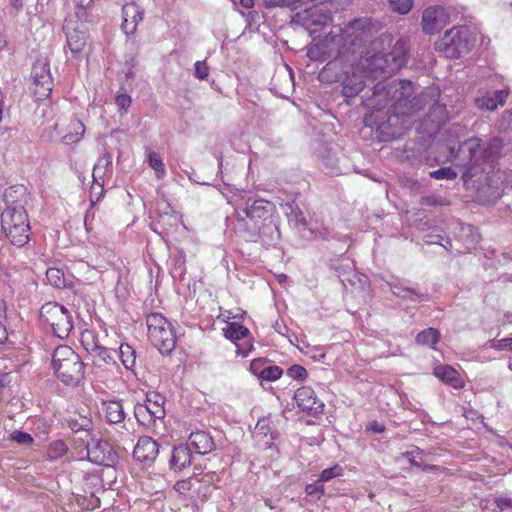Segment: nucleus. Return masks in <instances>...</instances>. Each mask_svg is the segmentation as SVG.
I'll return each mask as SVG.
<instances>
[{
  "label": "nucleus",
  "mask_w": 512,
  "mask_h": 512,
  "mask_svg": "<svg viewBox=\"0 0 512 512\" xmlns=\"http://www.w3.org/2000/svg\"><path fill=\"white\" fill-rule=\"evenodd\" d=\"M495 503L500 512L512 510V499L510 498L499 497L495 500Z\"/></svg>",
  "instance_id": "6e6d98bb"
},
{
  "label": "nucleus",
  "mask_w": 512,
  "mask_h": 512,
  "mask_svg": "<svg viewBox=\"0 0 512 512\" xmlns=\"http://www.w3.org/2000/svg\"><path fill=\"white\" fill-rule=\"evenodd\" d=\"M265 7H293L296 8L302 5L301 0H263Z\"/></svg>",
  "instance_id": "a19ab883"
},
{
  "label": "nucleus",
  "mask_w": 512,
  "mask_h": 512,
  "mask_svg": "<svg viewBox=\"0 0 512 512\" xmlns=\"http://www.w3.org/2000/svg\"><path fill=\"white\" fill-rule=\"evenodd\" d=\"M134 415L137 421L143 425L149 424L155 419H151L149 416V410L144 404H138L134 408Z\"/></svg>",
  "instance_id": "58836bf2"
},
{
  "label": "nucleus",
  "mask_w": 512,
  "mask_h": 512,
  "mask_svg": "<svg viewBox=\"0 0 512 512\" xmlns=\"http://www.w3.org/2000/svg\"><path fill=\"white\" fill-rule=\"evenodd\" d=\"M404 455L413 466L421 467V462L423 460V450L415 447L411 451H407Z\"/></svg>",
  "instance_id": "c03bdc74"
},
{
  "label": "nucleus",
  "mask_w": 512,
  "mask_h": 512,
  "mask_svg": "<svg viewBox=\"0 0 512 512\" xmlns=\"http://www.w3.org/2000/svg\"><path fill=\"white\" fill-rule=\"evenodd\" d=\"M474 45V39L468 26H457L447 31L436 43V49L448 58H459L468 54Z\"/></svg>",
  "instance_id": "0eeeda50"
},
{
  "label": "nucleus",
  "mask_w": 512,
  "mask_h": 512,
  "mask_svg": "<svg viewBox=\"0 0 512 512\" xmlns=\"http://www.w3.org/2000/svg\"><path fill=\"white\" fill-rule=\"evenodd\" d=\"M119 357L122 364L127 369H132L136 363L135 350L128 344H121L119 347Z\"/></svg>",
  "instance_id": "2f4dec72"
},
{
  "label": "nucleus",
  "mask_w": 512,
  "mask_h": 512,
  "mask_svg": "<svg viewBox=\"0 0 512 512\" xmlns=\"http://www.w3.org/2000/svg\"><path fill=\"white\" fill-rule=\"evenodd\" d=\"M295 20L310 35L316 34L327 26L331 21V12L324 6H313L298 12Z\"/></svg>",
  "instance_id": "9b49d317"
},
{
  "label": "nucleus",
  "mask_w": 512,
  "mask_h": 512,
  "mask_svg": "<svg viewBox=\"0 0 512 512\" xmlns=\"http://www.w3.org/2000/svg\"><path fill=\"white\" fill-rule=\"evenodd\" d=\"M115 102L121 110L126 112L131 105V97L127 94H118L115 98Z\"/></svg>",
  "instance_id": "5fc2aeb1"
},
{
  "label": "nucleus",
  "mask_w": 512,
  "mask_h": 512,
  "mask_svg": "<svg viewBox=\"0 0 512 512\" xmlns=\"http://www.w3.org/2000/svg\"><path fill=\"white\" fill-rule=\"evenodd\" d=\"M52 367L57 377L66 385H75L83 378V362L79 355L66 345L55 349L52 355Z\"/></svg>",
  "instance_id": "20e7f679"
},
{
  "label": "nucleus",
  "mask_w": 512,
  "mask_h": 512,
  "mask_svg": "<svg viewBox=\"0 0 512 512\" xmlns=\"http://www.w3.org/2000/svg\"><path fill=\"white\" fill-rule=\"evenodd\" d=\"M421 204L426 206H434L441 204V201L436 196H425L421 199Z\"/></svg>",
  "instance_id": "bf43d9fd"
},
{
  "label": "nucleus",
  "mask_w": 512,
  "mask_h": 512,
  "mask_svg": "<svg viewBox=\"0 0 512 512\" xmlns=\"http://www.w3.org/2000/svg\"><path fill=\"white\" fill-rule=\"evenodd\" d=\"M490 347L496 350H509L512 352V338H503L493 341Z\"/></svg>",
  "instance_id": "864d4df0"
},
{
  "label": "nucleus",
  "mask_w": 512,
  "mask_h": 512,
  "mask_svg": "<svg viewBox=\"0 0 512 512\" xmlns=\"http://www.w3.org/2000/svg\"><path fill=\"white\" fill-rule=\"evenodd\" d=\"M449 14L442 6H432L424 10L422 28L428 34H435L445 27Z\"/></svg>",
  "instance_id": "f8f14e48"
},
{
  "label": "nucleus",
  "mask_w": 512,
  "mask_h": 512,
  "mask_svg": "<svg viewBox=\"0 0 512 512\" xmlns=\"http://www.w3.org/2000/svg\"><path fill=\"white\" fill-rule=\"evenodd\" d=\"M429 175L434 179L453 180L457 177V172L451 167H442L438 170L431 171Z\"/></svg>",
  "instance_id": "ea45409f"
},
{
  "label": "nucleus",
  "mask_w": 512,
  "mask_h": 512,
  "mask_svg": "<svg viewBox=\"0 0 512 512\" xmlns=\"http://www.w3.org/2000/svg\"><path fill=\"white\" fill-rule=\"evenodd\" d=\"M343 473V469L339 465H334L333 467L324 469L319 477L320 482H327L335 477L341 476Z\"/></svg>",
  "instance_id": "79ce46f5"
},
{
  "label": "nucleus",
  "mask_w": 512,
  "mask_h": 512,
  "mask_svg": "<svg viewBox=\"0 0 512 512\" xmlns=\"http://www.w3.org/2000/svg\"><path fill=\"white\" fill-rule=\"evenodd\" d=\"M11 3L15 8L19 9L23 5V0H11Z\"/></svg>",
  "instance_id": "69168bd1"
},
{
  "label": "nucleus",
  "mask_w": 512,
  "mask_h": 512,
  "mask_svg": "<svg viewBox=\"0 0 512 512\" xmlns=\"http://www.w3.org/2000/svg\"><path fill=\"white\" fill-rule=\"evenodd\" d=\"M251 347V345H249L247 349H241L240 347H238L237 354L241 355L242 357H246L248 355V352L251 350Z\"/></svg>",
  "instance_id": "0e129e2a"
},
{
  "label": "nucleus",
  "mask_w": 512,
  "mask_h": 512,
  "mask_svg": "<svg viewBox=\"0 0 512 512\" xmlns=\"http://www.w3.org/2000/svg\"><path fill=\"white\" fill-rule=\"evenodd\" d=\"M390 288L393 295L412 302L429 301L430 299L429 294L421 293L415 288L403 286L402 284H390Z\"/></svg>",
  "instance_id": "393cba45"
},
{
  "label": "nucleus",
  "mask_w": 512,
  "mask_h": 512,
  "mask_svg": "<svg viewBox=\"0 0 512 512\" xmlns=\"http://www.w3.org/2000/svg\"><path fill=\"white\" fill-rule=\"evenodd\" d=\"M46 278L49 284L54 286L55 288H65L67 286V278L63 270L50 267L46 271Z\"/></svg>",
  "instance_id": "7c9ffc66"
},
{
  "label": "nucleus",
  "mask_w": 512,
  "mask_h": 512,
  "mask_svg": "<svg viewBox=\"0 0 512 512\" xmlns=\"http://www.w3.org/2000/svg\"><path fill=\"white\" fill-rule=\"evenodd\" d=\"M263 366L262 360L251 362L250 369L257 377L266 381H276L282 376V369L276 365Z\"/></svg>",
  "instance_id": "aec40b11"
},
{
  "label": "nucleus",
  "mask_w": 512,
  "mask_h": 512,
  "mask_svg": "<svg viewBox=\"0 0 512 512\" xmlns=\"http://www.w3.org/2000/svg\"><path fill=\"white\" fill-rule=\"evenodd\" d=\"M401 183L404 187L409 188L411 190H419L420 189V183L413 178L404 177L401 180Z\"/></svg>",
  "instance_id": "4d7b16f0"
},
{
  "label": "nucleus",
  "mask_w": 512,
  "mask_h": 512,
  "mask_svg": "<svg viewBox=\"0 0 512 512\" xmlns=\"http://www.w3.org/2000/svg\"><path fill=\"white\" fill-rule=\"evenodd\" d=\"M144 405L149 410L151 419H162L165 416L164 398L161 395L157 393L148 394Z\"/></svg>",
  "instance_id": "bb28decb"
},
{
  "label": "nucleus",
  "mask_w": 512,
  "mask_h": 512,
  "mask_svg": "<svg viewBox=\"0 0 512 512\" xmlns=\"http://www.w3.org/2000/svg\"><path fill=\"white\" fill-rule=\"evenodd\" d=\"M307 495L314 497L316 499H320L321 496L324 495V486L323 485H317V484H309L306 486L305 489Z\"/></svg>",
  "instance_id": "603ef678"
},
{
  "label": "nucleus",
  "mask_w": 512,
  "mask_h": 512,
  "mask_svg": "<svg viewBox=\"0 0 512 512\" xmlns=\"http://www.w3.org/2000/svg\"><path fill=\"white\" fill-rule=\"evenodd\" d=\"M414 85L407 80H393L387 84L377 83L373 87L371 97L366 99V106L375 110L386 109L391 118L400 115L413 114L422 108L421 103L427 104V93L418 98L413 97Z\"/></svg>",
  "instance_id": "f257e3e1"
},
{
  "label": "nucleus",
  "mask_w": 512,
  "mask_h": 512,
  "mask_svg": "<svg viewBox=\"0 0 512 512\" xmlns=\"http://www.w3.org/2000/svg\"><path fill=\"white\" fill-rule=\"evenodd\" d=\"M389 3L392 10L401 15L409 13L413 6V0H389Z\"/></svg>",
  "instance_id": "c9c22d12"
},
{
  "label": "nucleus",
  "mask_w": 512,
  "mask_h": 512,
  "mask_svg": "<svg viewBox=\"0 0 512 512\" xmlns=\"http://www.w3.org/2000/svg\"><path fill=\"white\" fill-rule=\"evenodd\" d=\"M272 204L263 199L249 198L245 207L238 212L237 229H246L251 235L256 236L265 220L270 217Z\"/></svg>",
  "instance_id": "6e6552de"
},
{
  "label": "nucleus",
  "mask_w": 512,
  "mask_h": 512,
  "mask_svg": "<svg viewBox=\"0 0 512 512\" xmlns=\"http://www.w3.org/2000/svg\"><path fill=\"white\" fill-rule=\"evenodd\" d=\"M188 446L198 454H208L214 449L215 444L209 433L195 431L189 435Z\"/></svg>",
  "instance_id": "a211bd4d"
},
{
  "label": "nucleus",
  "mask_w": 512,
  "mask_h": 512,
  "mask_svg": "<svg viewBox=\"0 0 512 512\" xmlns=\"http://www.w3.org/2000/svg\"><path fill=\"white\" fill-rule=\"evenodd\" d=\"M114 441L122 444L132 443L133 442V432L130 431L126 424L122 426V430L117 431L116 434L113 435Z\"/></svg>",
  "instance_id": "37998d69"
},
{
  "label": "nucleus",
  "mask_w": 512,
  "mask_h": 512,
  "mask_svg": "<svg viewBox=\"0 0 512 512\" xmlns=\"http://www.w3.org/2000/svg\"><path fill=\"white\" fill-rule=\"evenodd\" d=\"M84 444L87 458L90 462L111 466L117 459V455L111 445L101 438H97L95 435L90 436L88 439L79 437Z\"/></svg>",
  "instance_id": "9d476101"
},
{
  "label": "nucleus",
  "mask_w": 512,
  "mask_h": 512,
  "mask_svg": "<svg viewBox=\"0 0 512 512\" xmlns=\"http://www.w3.org/2000/svg\"><path fill=\"white\" fill-rule=\"evenodd\" d=\"M482 140L471 137L465 140L457 149L450 148L452 161L463 169V178H472L487 168H492L497 155L502 148L500 139H492L486 148H482Z\"/></svg>",
  "instance_id": "f03ea898"
},
{
  "label": "nucleus",
  "mask_w": 512,
  "mask_h": 512,
  "mask_svg": "<svg viewBox=\"0 0 512 512\" xmlns=\"http://www.w3.org/2000/svg\"><path fill=\"white\" fill-rule=\"evenodd\" d=\"M366 75L357 65L352 67L351 73L345 71V77L342 80V94L345 97H354L358 95L364 88Z\"/></svg>",
  "instance_id": "2eb2a0df"
},
{
  "label": "nucleus",
  "mask_w": 512,
  "mask_h": 512,
  "mask_svg": "<svg viewBox=\"0 0 512 512\" xmlns=\"http://www.w3.org/2000/svg\"><path fill=\"white\" fill-rule=\"evenodd\" d=\"M112 165V155L109 153L104 154L97 162V164L94 166L93 169V178L96 180V175L102 170L105 169L108 166Z\"/></svg>",
  "instance_id": "49530a36"
},
{
  "label": "nucleus",
  "mask_w": 512,
  "mask_h": 512,
  "mask_svg": "<svg viewBox=\"0 0 512 512\" xmlns=\"http://www.w3.org/2000/svg\"><path fill=\"white\" fill-rule=\"evenodd\" d=\"M370 430L376 433H382L384 431V426L378 422H373L370 424Z\"/></svg>",
  "instance_id": "052dcab7"
},
{
  "label": "nucleus",
  "mask_w": 512,
  "mask_h": 512,
  "mask_svg": "<svg viewBox=\"0 0 512 512\" xmlns=\"http://www.w3.org/2000/svg\"><path fill=\"white\" fill-rule=\"evenodd\" d=\"M64 30L70 51L73 54H77L82 51L86 44V33L84 31H80L78 27L72 26L70 22L66 23Z\"/></svg>",
  "instance_id": "6ab92c4d"
},
{
  "label": "nucleus",
  "mask_w": 512,
  "mask_h": 512,
  "mask_svg": "<svg viewBox=\"0 0 512 512\" xmlns=\"http://www.w3.org/2000/svg\"><path fill=\"white\" fill-rule=\"evenodd\" d=\"M508 94L509 92L506 89L495 91L494 99L496 100L498 105H504Z\"/></svg>",
  "instance_id": "13d9d810"
},
{
  "label": "nucleus",
  "mask_w": 512,
  "mask_h": 512,
  "mask_svg": "<svg viewBox=\"0 0 512 512\" xmlns=\"http://www.w3.org/2000/svg\"><path fill=\"white\" fill-rule=\"evenodd\" d=\"M373 22L369 18H361L354 20L346 30V33L353 37L350 43L353 46H361L367 42L372 36Z\"/></svg>",
  "instance_id": "4468645a"
},
{
  "label": "nucleus",
  "mask_w": 512,
  "mask_h": 512,
  "mask_svg": "<svg viewBox=\"0 0 512 512\" xmlns=\"http://www.w3.org/2000/svg\"><path fill=\"white\" fill-rule=\"evenodd\" d=\"M1 228L13 245H25L29 241L30 226L23 206H8L1 214Z\"/></svg>",
  "instance_id": "39448f33"
},
{
  "label": "nucleus",
  "mask_w": 512,
  "mask_h": 512,
  "mask_svg": "<svg viewBox=\"0 0 512 512\" xmlns=\"http://www.w3.org/2000/svg\"><path fill=\"white\" fill-rule=\"evenodd\" d=\"M67 452V446L66 444L61 441H55L53 442L48 449V457L51 460H56L60 457H62Z\"/></svg>",
  "instance_id": "f704fd0d"
},
{
  "label": "nucleus",
  "mask_w": 512,
  "mask_h": 512,
  "mask_svg": "<svg viewBox=\"0 0 512 512\" xmlns=\"http://www.w3.org/2000/svg\"><path fill=\"white\" fill-rule=\"evenodd\" d=\"M294 400L304 412L314 415L323 412L324 403L318 399L315 391L309 386L298 388L294 394Z\"/></svg>",
  "instance_id": "ddd939ff"
},
{
  "label": "nucleus",
  "mask_w": 512,
  "mask_h": 512,
  "mask_svg": "<svg viewBox=\"0 0 512 512\" xmlns=\"http://www.w3.org/2000/svg\"><path fill=\"white\" fill-rule=\"evenodd\" d=\"M146 158L149 167L154 170L155 176L157 179H163L166 175L165 164L159 153L155 151H147Z\"/></svg>",
  "instance_id": "c85d7f7f"
},
{
  "label": "nucleus",
  "mask_w": 512,
  "mask_h": 512,
  "mask_svg": "<svg viewBox=\"0 0 512 512\" xmlns=\"http://www.w3.org/2000/svg\"><path fill=\"white\" fill-rule=\"evenodd\" d=\"M67 425L73 433H83L84 439H88L92 436L93 422L92 420L81 414H74L67 419Z\"/></svg>",
  "instance_id": "4be33fe9"
},
{
  "label": "nucleus",
  "mask_w": 512,
  "mask_h": 512,
  "mask_svg": "<svg viewBox=\"0 0 512 512\" xmlns=\"http://www.w3.org/2000/svg\"><path fill=\"white\" fill-rule=\"evenodd\" d=\"M240 4L242 7L246 8V9H250L253 7L254 1L253 0H240Z\"/></svg>",
  "instance_id": "e2e57ef3"
},
{
  "label": "nucleus",
  "mask_w": 512,
  "mask_h": 512,
  "mask_svg": "<svg viewBox=\"0 0 512 512\" xmlns=\"http://www.w3.org/2000/svg\"><path fill=\"white\" fill-rule=\"evenodd\" d=\"M159 453L158 443L149 436L140 437L133 450L136 461L151 464Z\"/></svg>",
  "instance_id": "dca6fc26"
},
{
  "label": "nucleus",
  "mask_w": 512,
  "mask_h": 512,
  "mask_svg": "<svg viewBox=\"0 0 512 512\" xmlns=\"http://www.w3.org/2000/svg\"><path fill=\"white\" fill-rule=\"evenodd\" d=\"M8 334L5 326L0 324V344L4 343L7 340Z\"/></svg>",
  "instance_id": "680f3d73"
},
{
  "label": "nucleus",
  "mask_w": 512,
  "mask_h": 512,
  "mask_svg": "<svg viewBox=\"0 0 512 512\" xmlns=\"http://www.w3.org/2000/svg\"><path fill=\"white\" fill-rule=\"evenodd\" d=\"M287 375L295 380H303L307 376V371L301 365H293L287 369Z\"/></svg>",
  "instance_id": "de8ad7c7"
},
{
  "label": "nucleus",
  "mask_w": 512,
  "mask_h": 512,
  "mask_svg": "<svg viewBox=\"0 0 512 512\" xmlns=\"http://www.w3.org/2000/svg\"><path fill=\"white\" fill-rule=\"evenodd\" d=\"M407 52L406 42L400 39L389 53L377 52L371 56L361 58L358 65L366 78L375 79L382 75H391L406 64Z\"/></svg>",
  "instance_id": "7ed1b4c3"
},
{
  "label": "nucleus",
  "mask_w": 512,
  "mask_h": 512,
  "mask_svg": "<svg viewBox=\"0 0 512 512\" xmlns=\"http://www.w3.org/2000/svg\"><path fill=\"white\" fill-rule=\"evenodd\" d=\"M194 76L199 80H204L209 75V66L207 65L206 61H197L194 64Z\"/></svg>",
  "instance_id": "09e8293b"
},
{
  "label": "nucleus",
  "mask_w": 512,
  "mask_h": 512,
  "mask_svg": "<svg viewBox=\"0 0 512 512\" xmlns=\"http://www.w3.org/2000/svg\"><path fill=\"white\" fill-rule=\"evenodd\" d=\"M81 343L85 350L91 355L100 346L93 331L86 330L81 334Z\"/></svg>",
  "instance_id": "72a5a7b5"
},
{
  "label": "nucleus",
  "mask_w": 512,
  "mask_h": 512,
  "mask_svg": "<svg viewBox=\"0 0 512 512\" xmlns=\"http://www.w3.org/2000/svg\"><path fill=\"white\" fill-rule=\"evenodd\" d=\"M192 455L189 446H177L172 451L170 460L171 468L174 471H182L191 465Z\"/></svg>",
  "instance_id": "b1692460"
},
{
  "label": "nucleus",
  "mask_w": 512,
  "mask_h": 512,
  "mask_svg": "<svg viewBox=\"0 0 512 512\" xmlns=\"http://www.w3.org/2000/svg\"><path fill=\"white\" fill-rule=\"evenodd\" d=\"M433 374L445 384L453 388H461L463 380L457 370L450 365H439L434 368Z\"/></svg>",
  "instance_id": "412c9836"
},
{
  "label": "nucleus",
  "mask_w": 512,
  "mask_h": 512,
  "mask_svg": "<svg viewBox=\"0 0 512 512\" xmlns=\"http://www.w3.org/2000/svg\"><path fill=\"white\" fill-rule=\"evenodd\" d=\"M174 488L178 493L190 498L199 497L202 493L199 478L195 476L177 481Z\"/></svg>",
  "instance_id": "a878e982"
},
{
  "label": "nucleus",
  "mask_w": 512,
  "mask_h": 512,
  "mask_svg": "<svg viewBox=\"0 0 512 512\" xmlns=\"http://www.w3.org/2000/svg\"><path fill=\"white\" fill-rule=\"evenodd\" d=\"M5 373L0 372V390L4 387Z\"/></svg>",
  "instance_id": "338daca9"
},
{
  "label": "nucleus",
  "mask_w": 512,
  "mask_h": 512,
  "mask_svg": "<svg viewBox=\"0 0 512 512\" xmlns=\"http://www.w3.org/2000/svg\"><path fill=\"white\" fill-rule=\"evenodd\" d=\"M40 317L49 325L55 336L64 339L73 328L72 316L68 309L57 302H48L41 307Z\"/></svg>",
  "instance_id": "1a4fd4ad"
},
{
  "label": "nucleus",
  "mask_w": 512,
  "mask_h": 512,
  "mask_svg": "<svg viewBox=\"0 0 512 512\" xmlns=\"http://www.w3.org/2000/svg\"><path fill=\"white\" fill-rule=\"evenodd\" d=\"M11 439L21 445H29L33 443V438L29 433L23 431H13L11 433Z\"/></svg>",
  "instance_id": "a18cd8bd"
},
{
  "label": "nucleus",
  "mask_w": 512,
  "mask_h": 512,
  "mask_svg": "<svg viewBox=\"0 0 512 512\" xmlns=\"http://www.w3.org/2000/svg\"><path fill=\"white\" fill-rule=\"evenodd\" d=\"M114 354H116V351L109 350L100 345L96 351L91 354V356L101 362L108 364L114 361Z\"/></svg>",
  "instance_id": "e433bc0d"
},
{
  "label": "nucleus",
  "mask_w": 512,
  "mask_h": 512,
  "mask_svg": "<svg viewBox=\"0 0 512 512\" xmlns=\"http://www.w3.org/2000/svg\"><path fill=\"white\" fill-rule=\"evenodd\" d=\"M223 331L225 337L235 344L237 341L247 338L250 334L248 328L236 322L229 323Z\"/></svg>",
  "instance_id": "cd10ccee"
},
{
  "label": "nucleus",
  "mask_w": 512,
  "mask_h": 512,
  "mask_svg": "<svg viewBox=\"0 0 512 512\" xmlns=\"http://www.w3.org/2000/svg\"><path fill=\"white\" fill-rule=\"evenodd\" d=\"M287 278L288 277L285 274H281L278 276L279 282H284V281H286Z\"/></svg>",
  "instance_id": "774afa93"
},
{
  "label": "nucleus",
  "mask_w": 512,
  "mask_h": 512,
  "mask_svg": "<svg viewBox=\"0 0 512 512\" xmlns=\"http://www.w3.org/2000/svg\"><path fill=\"white\" fill-rule=\"evenodd\" d=\"M476 103H477L478 107L486 108L491 111L497 109V107H498V104H497L496 100L494 99V97H487V96L479 97L476 99Z\"/></svg>",
  "instance_id": "8fccbe9b"
},
{
  "label": "nucleus",
  "mask_w": 512,
  "mask_h": 512,
  "mask_svg": "<svg viewBox=\"0 0 512 512\" xmlns=\"http://www.w3.org/2000/svg\"><path fill=\"white\" fill-rule=\"evenodd\" d=\"M122 30L126 35H131L136 31L137 25L143 20V12L135 3L124 5L122 9Z\"/></svg>",
  "instance_id": "f3484780"
},
{
  "label": "nucleus",
  "mask_w": 512,
  "mask_h": 512,
  "mask_svg": "<svg viewBox=\"0 0 512 512\" xmlns=\"http://www.w3.org/2000/svg\"><path fill=\"white\" fill-rule=\"evenodd\" d=\"M214 477V473H207L204 474L201 478H199L200 484H204V488L201 493L203 497H206L211 492V483L214 481Z\"/></svg>",
  "instance_id": "3c124183"
},
{
  "label": "nucleus",
  "mask_w": 512,
  "mask_h": 512,
  "mask_svg": "<svg viewBox=\"0 0 512 512\" xmlns=\"http://www.w3.org/2000/svg\"><path fill=\"white\" fill-rule=\"evenodd\" d=\"M440 340V332L436 328H427L419 332L416 336V343L422 346L433 347Z\"/></svg>",
  "instance_id": "c756f323"
},
{
  "label": "nucleus",
  "mask_w": 512,
  "mask_h": 512,
  "mask_svg": "<svg viewBox=\"0 0 512 512\" xmlns=\"http://www.w3.org/2000/svg\"><path fill=\"white\" fill-rule=\"evenodd\" d=\"M148 338L161 354L170 353L176 346L172 324L160 313H151L146 318Z\"/></svg>",
  "instance_id": "423d86ee"
},
{
  "label": "nucleus",
  "mask_w": 512,
  "mask_h": 512,
  "mask_svg": "<svg viewBox=\"0 0 512 512\" xmlns=\"http://www.w3.org/2000/svg\"><path fill=\"white\" fill-rule=\"evenodd\" d=\"M102 411L106 420L112 424L122 423L125 419L124 406L119 400L105 401L102 403Z\"/></svg>",
  "instance_id": "5701e85b"
},
{
  "label": "nucleus",
  "mask_w": 512,
  "mask_h": 512,
  "mask_svg": "<svg viewBox=\"0 0 512 512\" xmlns=\"http://www.w3.org/2000/svg\"><path fill=\"white\" fill-rule=\"evenodd\" d=\"M74 129H75V133H69V134H66L63 139L67 142V143H77L81 140L84 132H85V127L83 125V123L81 121H76L74 123Z\"/></svg>",
  "instance_id": "4c0bfd02"
},
{
  "label": "nucleus",
  "mask_w": 512,
  "mask_h": 512,
  "mask_svg": "<svg viewBox=\"0 0 512 512\" xmlns=\"http://www.w3.org/2000/svg\"><path fill=\"white\" fill-rule=\"evenodd\" d=\"M34 78H35V81L39 84H41L42 86L44 85H47V90L48 91H51V88H50V73H49V67L47 64H39V65H36L34 66Z\"/></svg>",
  "instance_id": "473e14b6"
}]
</instances>
